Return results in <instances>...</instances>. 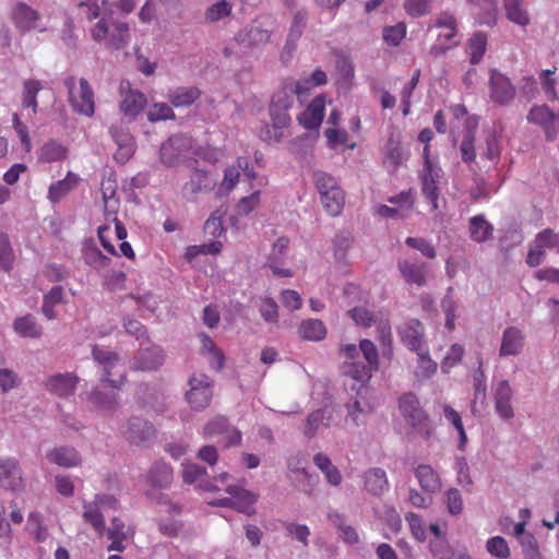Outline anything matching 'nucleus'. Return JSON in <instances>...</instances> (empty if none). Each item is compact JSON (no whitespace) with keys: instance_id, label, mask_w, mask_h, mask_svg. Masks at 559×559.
I'll return each mask as SVG.
<instances>
[{"instance_id":"f257e3e1","label":"nucleus","mask_w":559,"mask_h":559,"mask_svg":"<svg viewBox=\"0 0 559 559\" xmlns=\"http://www.w3.org/2000/svg\"><path fill=\"white\" fill-rule=\"evenodd\" d=\"M81 7L87 8V17L90 20L97 19L99 21L92 27L91 34L94 40L104 41L107 46L119 49L124 47L130 40L129 26L126 22L114 20L111 14L107 12V0H85L80 3Z\"/></svg>"},{"instance_id":"f03ea898","label":"nucleus","mask_w":559,"mask_h":559,"mask_svg":"<svg viewBox=\"0 0 559 559\" xmlns=\"http://www.w3.org/2000/svg\"><path fill=\"white\" fill-rule=\"evenodd\" d=\"M340 352L343 358V373L359 382L360 388H365L372 372L379 367V356L374 344L369 340H361L358 347L347 344L343 345Z\"/></svg>"},{"instance_id":"7ed1b4c3","label":"nucleus","mask_w":559,"mask_h":559,"mask_svg":"<svg viewBox=\"0 0 559 559\" xmlns=\"http://www.w3.org/2000/svg\"><path fill=\"white\" fill-rule=\"evenodd\" d=\"M423 160L424 165L419 174L421 192L430 203L431 210L437 211L439 207V183L443 177V170L440 167L438 157L430 155L429 145L424 146Z\"/></svg>"},{"instance_id":"20e7f679","label":"nucleus","mask_w":559,"mask_h":559,"mask_svg":"<svg viewBox=\"0 0 559 559\" xmlns=\"http://www.w3.org/2000/svg\"><path fill=\"white\" fill-rule=\"evenodd\" d=\"M103 198L105 202V217L107 223L98 227L97 234L104 249L111 254H116L115 246L109 241V237L112 231L110 223H114L116 238L119 240H123L127 237V229L116 216V205L118 201L115 198V189L111 185L103 187Z\"/></svg>"},{"instance_id":"39448f33","label":"nucleus","mask_w":559,"mask_h":559,"mask_svg":"<svg viewBox=\"0 0 559 559\" xmlns=\"http://www.w3.org/2000/svg\"><path fill=\"white\" fill-rule=\"evenodd\" d=\"M230 475L227 472L219 473L215 476V481L219 483V486H224V490L229 495L224 499H219L211 502L213 506L218 507H231L239 512L251 514L254 512V503L258 500V495L249 490L243 489L238 485L228 484Z\"/></svg>"},{"instance_id":"423d86ee","label":"nucleus","mask_w":559,"mask_h":559,"mask_svg":"<svg viewBox=\"0 0 559 559\" xmlns=\"http://www.w3.org/2000/svg\"><path fill=\"white\" fill-rule=\"evenodd\" d=\"M119 500L109 493H96L91 501H83L82 518L85 523L90 524L97 535L105 534L104 512L109 510H118Z\"/></svg>"},{"instance_id":"0eeeda50","label":"nucleus","mask_w":559,"mask_h":559,"mask_svg":"<svg viewBox=\"0 0 559 559\" xmlns=\"http://www.w3.org/2000/svg\"><path fill=\"white\" fill-rule=\"evenodd\" d=\"M92 356L102 368L100 381L109 386L118 389L124 383V368L120 364L119 356L104 347L95 345Z\"/></svg>"},{"instance_id":"6e6552de","label":"nucleus","mask_w":559,"mask_h":559,"mask_svg":"<svg viewBox=\"0 0 559 559\" xmlns=\"http://www.w3.org/2000/svg\"><path fill=\"white\" fill-rule=\"evenodd\" d=\"M66 86L73 110L80 115L92 117L95 112V102L90 83L85 79L75 80L70 78L66 80Z\"/></svg>"},{"instance_id":"1a4fd4ad","label":"nucleus","mask_w":559,"mask_h":559,"mask_svg":"<svg viewBox=\"0 0 559 559\" xmlns=\"http://www.w3.org/2000/svg\"><path fill=\"white\" fill-rule=\"evenodd\" d=\"M201 435L204 439H217L224 448L239 445L241 442V432L221 415L211 418L204 425Z\"/></svg>"},{"instance_id":"9d476101","label":"nucleus","mask_w":559,"mask_h":559,"mask_svg":"<svg viewBox=\"0 0 559 559\" xmlns=\"http://www.w3.org/2000/svg\"><path fill=\"white\" fill-rule=\"evenodd\" d=\"M10 17L16 31L22 34L33 31L39 33L47 31L41 14L23 1H17L12 5Z\"/></svg>"},{"instance_id":"9b49d317","label":"nucleus","mask_w":559,"mask_h":559,"mask_svg":"<svg viewBox=\"0 0 559 559\" xmlns=\"http://www.w3.org/2000/svg\"><path fill=\"white\" fill-rule=\"evenodd\" d=\"M546 250L559 253V233L550 228H545L535 236L530 245L526 263L531 267L538 266L545 260Z\"/></svg>"},{"instance_id":"f8f14e48","label":"nucleus","mask_w":559,"mask_h":559,"mask_svg":"<svg viewBox=\"0 0 559 559\" xmlns=\"http://www.w3.org/2000/svg\"><path fill=\"white\" fill-rule=\"evenodd\" d=\"M491 394L495 412L498 417L504 421L511 420L515 416L513 407L515 392L510 382L504 379L493 381Z\"/></svg>"},{"instance_id":"ddd939ff","label":"nucleus","mask_w":559,"mask_h":559,"mask_svg":"<svg viewBox=\"0 0 559 559\" xmlns=\"http://www.w3.org/2000/svg\"><path fill=\"white\" fill-rule=\"evenodd\" d=\"M189 391L186 400L191 408L202 411L209 406L212 400V381L203 373L193 374L189 380Z\"/></svg>"},{"instance_id":"4468645a","label":"nucleus","mask_w":559,"mask_h":559,"mask_svg":"<svg viewBox=\"0 0 559 559\" xmlns=\"http://www.w3.org/2000/svg\"><path fill=\"white\" fill-rule=\"evenodd\" d=\"M530 123L539 126L547 140H555L559 132V114L554 112L547 105H535L526 117Z\"/></svg>"},{"instance_id":"2eb2a0df","label":"nucleus","mask_w":559,"mask_h":559,"mask_svg":"<svg viewBox=\"0 0 559 559\" xmlns=\"http://www.w3.org/2000/svg\"><path fill=\"white\" fill-rule=\"evenodd\" d=\"M191 147V139L183 134L170 136L160 146V162L167 167H175L181 163L183 154Z\"/></svg>"},{"instance_id":"dca6fc26","label":"nucleus","mask_w":559,"mask_h":559,"mask_svg":"<svg viewBox=\"0 0 559 559\" xmlns=\"http://www.w3.org/2000/svg\"><path fill=\"white\" fill-rule=\"evenodd\" d=\"M367 388H359L357 396L346 404L345 421L355 427L365 426L373 412V406L366 399Z\"/></svg>"},{"instance_id":"f3484780","label":"nucleus","mask_w":559,"mask_h":559,"mask_svg":"<svg viewBox=\"0 0 559 559\" xmlns=\"http://www.w3.org/2000/svg\"><path fill=\"white\" fill-rule=\"evenodd\" d=\"M399 409L405 420L414 428L425 430L427 428V415L420 407L417 396L405 393L399 400Z\"/></svg>"},{"instance_id":"a211bd4d","label":"nucleus","mask_w":559,"mask_h":559,"mask_svg":"<svg viewBox=\"0 0 559 559\" xmlns=\"http://www.w3.org/2000/svg\"><path fill=\"white\" fill-rule=\"evenodd\" d=\"M515 96V87L503 73L491 70L489 76V97L498 105H508Z\"/></svg>"},{"instance_id":"6ab92c4d","label":"nucleus","mask_w":559,"mask_h":559,"mask_svg":"<svg viewBox=\"0 0 559 559\" xmlns=\"http://www.w3.org/2000/svg\"><path fill=\"white\" fill-rule=\"evenodd\" d=\"M288 108H282L270 105V117L272 126H264L260 131V136L266 142H280L283 136V129L290 124L292 118Z\"/></svg>"},{"instance_id":"aec40b11","label":"nucleus","mask_w":559,"mask_h":559,"mask_svg":"<svg viewBox=\"0 0 559 559\" xmlns=\"http://www.w3.org/2000/svg\"><path fill=\"white\" fill-rule=\"evenodd\" d=\"M23 521V512L15 500H11L8 506L0 501V544L10 545L13 533L11 523L20 525Z\"/></svg>"},{"instance_id":"412c9836","label":"nucleus","mask_w":559,"mask_h":559,"mask_svg":"<svg viewBox=\"0 0 559 559\" xmlns=\"http://www.w3.org/2000/svg\"><path fill=\"white\" fill-rule=\"evenodd\" d=\"M0 486L12 491H20L24 488L22 469L15 459H0Z\"/></svg>"},{"instance_id":"4be33fe9","label":"nucleus","mask_w":559,"mask_h":559,"mask_svg":"<svg viewBox=\"0 0 559 559\" xmlns=\"http://www.w3.org/2000/svg\"><path fill=\"white\" fill-rule=\"evenodd\" d=\"M110 135L118 146L115 153V159L122 164L126 163L130 159L135 150L133 136L122 122L111 126Z\"/></svg>"},{"instance_id":"5701e85b","label":"nucleus","mask_w":559,"mask_h":559,"mask_svg":"<svg viewBox=\"0 0 559 559\" xmlns=\"http://www.w3.org/2000/svg\"><path fill=\"white\" fill-rule=\"evenodd\" d=\"M122 436L133 444H141L155 436L154 427L140 417H132L121 428Z\"/></svg>"},{"instance_id":"b1692460","label":"nucleus","mask_w":559,"mask_h":559,"mask_svg":"<svg viewBox=\"0 0 559 559\" xmlns=\"http://www.w3.org/2000/svg\"><path fill=\"white\" fill-rule=\"evenodd\" d=\"M524 346L525 335L523 331L516 326H508L503 330L501 334L499 356H518L523 352Z\"/></svg>"},{"instance_id":"393cba45","label":"nucleus","mask_w":559,"mask_h":559,"mask_svg":"<svg viewBox=\"0 0 559 559\" xmlns=\"http://www.w3.org/2000/svg\"><path fill=\"white\" fill-rule=\"evenodd\" d=\"M121 102H120V110L123 115L131 120L135 119V117L144 109L146 106V97L143 93L127 88L124 83H121Z\"/></svg>"},{"instance_id":"a878e982","label":"nucleus","mask_w":559,"mask_h":559,"mask_svg":"<svg viewBox=\"0 0 559 559\" xmlns=\"http://www.w3.org/2000/svg\"><path fill=\"white\" fill-rule=\"evenodd\" d=\"M206 474L205 468L193 463V462H183L182 463V479L186 484L194 485L197 484L199 488L205 491H218L221 490L219 483L213 480H205L203 477Z\"/></svg>"},{"instance_id":"bb28decb","label":"nucleus","mask_w":559,"mask_h":559,"mask_svg":"<svg viewBox=\"0 0 559 559\" xmlns=\"http://www.w3.org/2000/svg\"><path fill=\"white\" fill-rule=\"evenodd\" d=\"M289 246V239L287 237H280L275 240L269 254L267 265L272 270L274 275L281 277L293 276L290 269L282 267L287 249Z\"/></svg>"},{"instance_id":"cd10ccee","label":"nucleus","mask_w":559,"mask_h":559,"mask_svg":"<svg viewBox=\"0 0 559 559\" xmlns=\"http://www.w3.org/2000/svg\"><path fill=\"white\" fill-rule=\"evenodd\" d=\"M164 362V352L159 346H148L141 348L134 357L131 368L142 371L155 370Z\"/></svg>"},{"instance_id":"c85d7f7f","label":"nucleus","mask_w":559,"mask_h":559,"mask_svg":"<svg viewBox=\"0 0 559 559\" xmlns=\"http://www.w3.org/2000/svg\"><path fill=\"white\" fill-rule=\"evenodd\" d=\"M399 333L402 341L414 352L424 349V326L417 319L405 321L400 328Z\"/></svg>"},{"instance_id":"c756f323","label":"nucleus","mask_w":559,"mask_h":559,"mask_svg":"<svg viewBox=\"0 0 559 559\" xmlns=\"http://www.w3.org/2000/svg\"><path fill=\"white\" fill-rule=\"evenodd\" d=\"M302 94V85H298L294 79H286L282 82L280 90L273 95L271 105L290 109L295 96L301 99Z\"/></svg>"},{"instance_id":"7c9ffc66","label":"nucleus","mask_w":559,"mask_h":559,"mask_svg":"<svg viewBox=\"0 0 559 559\" xmlns=\"http://www.w3.org/2000/svg\"><path fill=\"white\" fill-rule=\"evenodd\" d=\"M325 99L323 95L317 96L309 106L298 116L299 123L308 130H317L324 117Z\"/></svg>"},{"instance_id":"2f4dec72","label":"nucleus","mask_w":559,"mask_h":559,"mask_svg":"<svg viewBox=\"0 0 559 559\" xmlns=\"http://www.w3.org/2000/svg\"><path fill=\"white\" fill-rule=\"evenodd\" d=\"M271 32L267 22L255 20L239 34V39L249 46L262 45L270 41Z\"/></svg>"},{"instance_id":"473e14b6","label":"nucleus","mask_w":559,"mask_h":559,"mask_svg":"<svg viewBox=\"0 0 559 559\" xmlns=\"http://www.w3.org/2000/svg\"><path fill=\"white\" fill-rule=\"evenodd\" d=\"M78 381V377L73 373H58L47 379L46 389L60 397H67L73 394Z\"/></svg>"},{"instance_id":"72a5a7b5","label":"nucleus","mask_w":559,"mask_h":559,"mask_svg":"<svg viewBox=\"0 0 559 559\" xmlns=\"http://www.w3.org/2000/svg\"><path fill=\"white\" fill-rule=\"evenodd\" d=\"M240 171H242V175L250 180L255 178V173L253 168L249 166V160L246 157H239L236 166L228 167L225 170L221 189L227 192L233 190L239 180Z\"/></svg>"},{"instance_id":"f704fd0d","label":"nucleus","mask_w":559,"mask_h":559,"mask_svg":"<svg viewBox=\"0 0 559 559\" xmlns=\"http://www.w3.org/2000/svg\"><path fill=\"white\" fill-rule=\"evenodd\" d=\"M420 488L427 493H437L441 490L442 481L438 472L428 464H419L414 471Z\"/></svg>"},{"instance_id":"c9c22d12","label":"nucleus","mask_w":559,"mask_h":559,"mask_svg":"<svg viewBox=\"0 0 559 559\" xmlns=\"http://www.w3.org/2000/svg\"><path fill=\"white\" fill-rule=\"evenodd\" d=\"M46 457L50 463L64 468L75 467L82 463L80 453L71 447H56L46 453Z\"/></svg>"},{"instance_id":"e433bc0d","label":"nucleus","mask_w":559,"mask_h":559,"mask_svg":"<svg viewBox=\"0 0 559 559\" xmlns=\"http://www.w3.org/2000/svg\"><path fill=\"white\" fill-rule=\"evenodd\" d=\"M478 128L477 117H467L465 121V134L460 145L461 156L464 163L471 164L476 158L475 132Z\"/></svg>"},{"instance_id":"4c0bfd02","label":"nucleus","mask_w":559,"mask_h":559,"mask_svg":"<svg viewBox=\"0 0 559 559\" xmlns=\"http://www.w3.org/2000/svg\"><path fill=\"white\" fill-rule=\"evenodd\" d=\"M146 481L154 489L167 488L173 481V468L165 462H156L150 468Z\"/></svg>"},{"instance_id":"58836bf2","label":"nucleus","mask_w":559,"mask_h":559,"mask_svg":"<svg viewBox=\"0 0 559 559\" xmlns=\"http://www.w3.org/2000/svg\"><path fill=\"white\" fill-rule=\"evenodd\" d=\"M473 390L474 396L471 402V412L473 415H478L485 406L487 396V379L480 367L473 374Z\"/></svg>"},{"instance_id":"ea45409f","label":"nucleus","mask_w":559,"mask_h":559,"mask_svg":"<svg viewBox=\"0 0 559 559\" xmlns=\"http://www.w3.org/2000/svg\"><path fill=\"white\" fill-rule=\"evenodd\" d=\"M502 4L506 16L510 22L521 27H526L531 24V15L524 0H503Z\"/></svg>"},{"instance_id":"a19ab883","label":"nucleus","mask_w":559,"mask_h":559,"mask_svg":"<svg viewBox=\"0 0 559 559\" xmlns=\"http://www.w3.org/2000/svg\"><path fill=\"white\" fill-rule=\"evenodd\" d=\"M106 534L111 540L110 545L107 547L108 551H123L126 549L124 540L130 535V530L126 527L122 520L112 518Z\"/></svg>"},{"instance_id":"79ce46f5","label":"nucleus","mask_w":559,"mask_h":559,"mask_svg":"<svg viewBox=\"0 0 559 559\" xmlns=\"http://www.w3.org/2000/svg\"><path fill=\"white\" fill-rule=\"evenodd\" d=\"M44 88L43 83L36 79H27L23 82L21 93V107L31 109L32 115H36L38 110L37 95Z\"/></svg>"},{"instance_id":"37998d69","label":"nucleus","mask_w":559,"mask_h":559,"mask_svg":"<svg viewBox=\"0 0 559 559\" xmlns=\"http://www.w3.org/2000/svg\"><path fill=\"white\" fill-rule=\"evenodd\" d=\"M364 481L366 490L374 496H380L389 489L386 473L380 467L368 469L364 475Z\"/></svg>"},{"instance_id":"c03bdc74","label":"nucleus","mask_w":559,"mask_h":559,"mask_svg":"<svg viewBox=\"0 0 559 559\" xmlns=\"http://www.w3.org/2000/svg\"><path fill=\"white\" fill-rule=\"evenodd\" d=\"M399 270L406 283L421 287L426 284V265L402 260Z\"/></svg>"},{"instance_id":"a18cd8bd","label":"nucleus","mask_w":559,"mask_h":559,"mask_svg":"<svg viewBox=\"0 0 559 559\" xmlns=\"http://www.w3.org/2000/svg\"><path fill=\"white\" fill-rule=\"evenodd\" d=\"M328 330L325 324L319 319H306L298 325V335L300 338L310 342L323 341Z\"/></svg>"},{"instance_id":"49530a36","label":"nucleus","mask_w":559,"mask_h":559,"mask_svg":"<svg viewBox=\"0 0 559 559\" xmlns=\"http://www.w3.org/2000/svg\"><path fill=\"white\" fill-rule=\"evenodd\" d=\"M313 463L322 472L329 485L334 487L341 485L342 474L326 454L322 452L317 453L313 456Z\"/></svg>"},{"instance_id":"de8ad7c7","label":"nucleus","mask_w":559,"mask_h":559,"mask_svg":"<svg viewBox=\"0 0 559 559\" xmlns=\"http://www.w3.org/2000/svg\"><path fill=\"white\" fill-rule=\"evenodd\" d=\"M201 354L207 358L210 366L221 370L225 362L223 352L215 345L214 341L206 334H200Z\"/></svg>"},{"instance_id":"09e8293b","label":"nucleus","mask_w":559,"mask_h":559,"mask_svg":"<svg viewBox=\"0 0 559 559\" xmlns=\"http://www.w3.org/2000/svg\"><path fill=\"white\" fill-rule=\"evenodd\" d=\"M330 522L337 528L340 538L347 545H357L360 542L357 530L346 524L343 514L333 511L329 513Z\"/></svg>"},{"instance_id":"8fccbe9b","label":"nucleus","mask_w":559,"mask_h":559,"mask_svg":"<svg viewBox=\"0 0 559 559\" xmlns=\"http://www.w3.org/2000/svg\"><path fill=\"white\" fill-rule=\"evenodd\" d=\"M79 180L78 175L69 171L64 179L51 183L48 190L49 201L52 203L60 201L76 187Z\"/></svg>"},{"instance_id":"3c124183","label":"nucleus","mask_w":559,"mask_h":559,"mask_svg":"<svg viewBox=\"0 0 559 559\" xmlns=\"http://www.w3.org/2000/svg\"><path fill=\"white\" fill-rule=\"evenodd\" d=\"M68 150L56 140H49L37 151V157L43 163H53L63 160L67 157Z\"/></svg>"},{"instance_id":"603ef678","label":"nucleus","mask_w":559,"mask_h":559,"mask_svg":"<svg viewBox=\"0 0 559 559\" xmlns=\"http://www.w3.org/2000/svg\"><path fill=\"white\" fill-rule=\"evenodd\" d=\"M13 330L22 337L38 338L43 334L41 326L32 314L19 317L13 322Z\"/></svg>"},{"instance_id":"864d4df0","label":"nucleus","mask_w":559,"mask_h":559,"mask_svg":"<svg viewBox=\"0 0 559 559\" xmlns=\"http://www.w3.org/2000/svg\"><path fill=\"white\" fill-rule=\"evenodd\" d=\"M66 301L64 289L62 286H53L43 299L41 312L48 320H55L58 317L55 310L56 306Z\"/></svg>"},{"instance_id":"5fc2aeb1","label":"nucleus","mask_w":559,"mask_h":559,"mask_svg":"<svg viewBox=\"0 0 559 559\" xmlns=\"http://www.w3.org/2000/svg\"><path fill=\"white\" fill-rule=\"evenodd\" d=\"M200 95L199 88L194 86H181L169 91L167 97L175 107H188L192 105Z\"/></svg>"},{"instance_id":"6e6d98bb","label":"nucleus","mask_w":559,"mask_h":559,"mask_svg":"<svg viewBox=\"0 0 559 559\" xmlns=\"http://www.w3.org/2000/svg\"><path fill=\"white\" fill-rule=\"evenodd\" d=\"M493 233V226L484 217L476 215L469 219L471 238L476 242H485Z\"/></svg>"},{"instance_id":"4d7b16f0","label":"nucleus","mask_w":559,"mask_h":559,"mask_svg":"<svg viewBox=\"0 0 559 559\" xmlns=\"http://www.w3.org/2000/svg\"><path fill=\"white\" fill-rule=\"evenodd\" d=\"M442 413L445 418V420L452 425V427L455 429V431L459 435V449L464 450L466 443H467V435L464 429V425L462 421V417L459 412H456L452 406L448 404H443L442 406Z\"/></svg>"},{"instance_id":"13d9d810","label":"nucleus","mask_w":559,"mask_h":559,"mask_svg":"<svg viewBox=\"0 0 559 559\" xmlns=\"http://www.w3.org/2000/svg\"><path fill=\"white\" fill-rule=\"evenodd\" d=\"M331 414L324 409H317L309 414L304 428V433L308 438H312L319 431L320 427H328L330 425Z\"/></svg>"},{"instance_id":"bf43d9fd","label":"nucleus","mask_w":559,"mask_h":559,"mask_svg":"<svg viewBox=\"0 0 559 559\" xmlns=\"http://www.w3.org/2000/svg\"><path fill=\"white\" fill-rule=\"evenodd\" d=\"M210 186L207 174L205 171L195 169L190 177V180L182 187V194L187 199H191L193 195L202 191L204 188Z\"/></svg>"},{"instance_id":"052dcab7","label":"nucleus","mask_w":559,"mask_h":559,"mask_svg":"<svg viewBox=\"0 0 559 559\" xmlns=\"http://www.w3.org/2000/svg\"><path fill=\"white\" fill-rule=\"evenodd\" d=\"M90 401L94 407L104 414L114 412L118 405L116 393H103L97 389L91 392Z\"/></svg>"},{"instance_id":"680f3d73","label":"nucleus","mask_w":559,"mask_h":559,"mask_svg":"<svg viewBox=\"0 0 559 559\" xmlns=\"http://www.w3.org/2000/svg\"><path fill=\"white\" fill-rule=\"evenodd\" d=\"M416 353L418 358L415 377L418 381L428 380L436 373L437 364L430 358L425 348Z\"/></svg>"},{"instance_id":"e2e57ef3","label":"nucleus","mask_w":559,"mask_h":559,"mask_svg":"<svg viewBox=\"0 0 559 559\" xmlns=\"http://www.w3.org/2000/svg\"><path fill=\"white\" fill-rule=\"evenodd\" d=\"M389 202L396 207L400 217L406 218L414 209L415 191L413 189L402 191L397 195L391 197Z\"/></svg>"},{"instance_id":"0e129e2a","label":"nucleus","mask_w":559,"mask_h":559,"mask_svg":"<svg viewBox=\"0 0 559 559\" xmlns=\"http://www.w3.org/2000/svg\"><path fill=\"white\" fill-rule=\"evenodd\" d=\"M324 210L331 216L338 215L344 206V193L341 188L320 197Z\"/></svg>"},{"instance_id":"69168bd1","label":"nucleus","mask_w":559,"mask_h":559,"mask_svg":"<svg viewBox=\"0 0 559 559\" xmlns=\"http://www.w3.org/2000/svg\"><path fill=\"white\" fill-rule=\"evenodd\" d=\"M408 157V154L403 150L400 142L391 138L384 148V162L397 168Z\"/></svg>"},{"instance_id":"338daca9","label":"nucleus","mask_w":559,"mask_h":559,"mask_svg":"<svg viewBox=\"0 0 559 559\" xmlns=\"http://www.w3.org/2000/svg\"><path fill=\"white\" fill-rule=\"evenodd\" d=\"M487 48V35L481 32L475 33L468 39V56L473 64L480 62Z\"/></svg>"},{"instance_id":"774afa93","label":"nucleus","mask_w":559,"mask_h":559,"mask_svg":"<svg viewBox=\"0 0 559 559\" xmlns=\"http://www.w3.org/2000/svg\"><path fill=\"white\" fill-rule=\"evenodd\" d=\"M486 550L496 559H509L511 555L508 542L501 536L490 537L486 542Z\"/></svg>"}]
</instances>
